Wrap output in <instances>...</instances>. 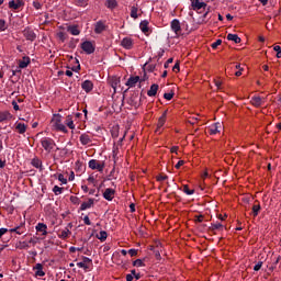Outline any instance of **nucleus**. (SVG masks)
<instances>
[{
	"label": "nucleus",
	"instance_id": "a18cd8bd",
	"mask_svg": "<svg viewBox=\"0 0 281 281\" xmlns=\"http://www.w3.org/2000/svg\"><path fill=\"white\" fill-rule=\"evenodd\" d=\"M53 192L56 196H58V194H63V188L58 187V186H55L53 188Z\"/></svg>",
	"mask_w": 281,
	"mask_h": 281
},
{
	"label": "nucleus",
	"instance_id": "de8ad7c7",
	"mask_svg": "<svg viewBox=\"0 0 281 281\" xmlns=\"http://www.w3.org/2000/svg\"><path fill=\"white\" fill-rule=\"evenodd\" d=\"M131 274L133 276V278L135 280H140L142 279V274L140 273H137V271L134 269V270H131Z\"/></svg>",
	"mask_w": 281,
	"mask_h": 281
},
{
	"label": "nucleus",
	"instance_id": "4c0bfd02",
	"mask_svg": "<svg viewBox=\"0 0 281 281\" xmlns=\"http://www.w3.org/2000/svg\"><path fill=\"white\" fill-rule=\"evenodd\" d=\"M66 125L68 126V128H70L71 131H74V128H76V124H74V120L71 119V115H68L66 119Z\"/></svg>",
	"mask_w": 281,
	"mask_h": 281
},
{
	"label": "nucleus",
	"instance_id": "f3484780",
	"mask_svg": "<svg viewBox=\"0 0 281 281\" xmlns=\"http://www.w3.org/2000/svg\"><path fill=\"white\" fill-rule=\"evenodd\" d=\"M121 45L124 49H131L133 47V38L131 37H124L121 41Z\"/></svg>",
	"mask_w": 281,
	"mask_h": 281
},
{
	"label": "nucleus",
	"instance_id": "7ed1b4c3",
	"mask_svg": "<svg viewBox=\"0 0 281 281\" xmlns=\"http://www.w3.org/2000/svg\"><path fill=\"white\" fill-rule=\"evenodd\" d=\"M9 8L13 12H21L23 8H25V1L24 0H11L9 1Z\"/></svg>",
	"mask_w": 281,
	"mask_h": 281
},
{
	"label": "nucleus",
	"instance_id": "864d4df0",
	"mask_svg": "<svg viewBox=\"0 0 281 281\" xmlns=\"http://www.w3.org/2000/svg\"><path fill=\"white\" fill-rule=\"evenodd\" d=\"M156 67L157 66L155 64H149V65H147L146 69H147V71H150L153 74V71H155Z\"/></svg>",
	"mask_w": 281,
	"mask_h": 281
},
{
	"label": "nucleus",
	"instance_id": "9d476101",
	"mask_svg": "<svg viewBox=\"0 0 281 281\" xmlns=\"http://www.w3.org/2000/svg\"><path fill=\"white\" fill-rule=\"evenodd\" d=\"M170 27L176 35H179V32H181V22H179L177 19H173L170 23Z\"/></svg>",
	"mask_w": 281,
	"mask_h": 281
},
{
	"label": "nucleus",
	"instance_id": "cd10ccee",
	"mask_svg": "<svg viewBox=\"0 0 281 281\" xmlns=\"http://www.w3.org/2000/svg\"><path fill=\"white\" fill-rule=\"evenodd\" d=\"M12 120V114L9 111L0 112V122Z\"/></svg>",
	"mask_w": 281,
	"mask_h": 281
},
{
	"label": "nucleus",
	"instance_id": "3c124183",
	"mask_svg": "<svg viewBox=\"0 0 281 281\" xmlns=\"http://www.w3.org/2000/svg\"><path fill=\"white\" fill-rule=\"evenodd\" d=\"M223 40H216L212 45V49H216V47H218V45H222Z\"/></svg>",
	"mask_w": 281,
	"mask_h": 281
},
{
	"label": "nucleus",
	"instance_id": "b1692460",
	"mask_svg": "<svg viewBox=\"0 0 281 281\" xmlns=\"http://www.w3.org/2000/svg\"><path fill=\"white\" fill-rule=\"evenodd\" d=\"M250 103L252 104V106H256L257 109L262 106V98L260 97H252L250 99Z\"/></svg>",
	"mask_w": 281,
	"mask_h": 281
},
{
	"label": "nucleus",
	"instance_id": "7c9ffc66",
	"mask_svg": "<svg viewBox=\"0 0 281 281\" xmlns=\"http://www.w3.org/2000/svg\"><path fill=\"white\" fill-rule=\"evenodd\" d=\"M111 136L113 139H117L120 137V125H114L111 130Z\"/></svg>",
	"mask_w": 281,
	"mask_h": 281
},
{
	"label": "nucleus",
	"instance_id": "ea45409f",
	"mask_svg": "<svg viewBox=\"0 0 281 281\" xmlns=\"http://www.w3.org/2000/svg\"><path fill=\"white\" fill-rule=\"evenodd\" d=\"M137 12H138L137 7L133 5V7L131 8L130 16H131L132 19H138L139 15L137 14Z\"/></svg>",
	"mask_w": 281,
	"mask_h": 281
},
{
	"label": "nucleus",
	"instance_id": "c03bdc74",
	"mask_svg": "<svg viewBox=\"0 0 281 281\" xmlns=\"http://www.w3.org/2000/svg\"><path fill=\"white\" fill-rule=\"evenodd\" d=\"M70 202L74 204V205H80V198L76 196V195H71L70 196Z\"/></svg>",
	"mask_w": 281,
	"mask_h": 281
},
{
	"label": "nucleus",
	"instance_id": "f8f14e48",
	"mask_svg": "<svg viewBox=\"0 0 281 281\" xmlns=\"http://www.w3.org/2000/svg\"><path fill=\"white\" fill-rule=\"evenodd\" d=\"M30 63H32V59L29 56L22 57V59L19 60V69H27Z\"/></svg>",
	"mask_w": 281,
	"mask_h": 281
},
{
	"label": "nucleus",
	"instance_id": "bf43d9fd",
	"mask_svg": "<svg viewBox=\"0 0 281 281\" xmlns=\"http://www.w3.org/2000/svg\"><path fill=\"white\" fill-rule=\"evenodd\" d=\"M27 243H29V245H33V247H34V245H36V243H38V238L31 237V239Z\"/></svg>",
	"mask_w": 281,
	"mask_h": 281
},
{
	"label": "nucleus",
	"instance_id": "4be33fe9",
	"mask_svg": "<svg viewBox=\"0 0 281 281\" xmlns=\"http://www.w3.org/2000/svg\"><path fill=\"white\" fill-rule=\"evenodd\" d=\"M166 117H168V110H165L161 116L158 119L157 128H161L166 124Z\"/></svg>",
	"mask_w": 281,
	"mask_h": 281
},
{
	"label": "nucleus",
	"instance_id": "e2e57ef3",
	"mask_svg": "<svg viewBox=\"0 0 281 281\" xmlns=\"http://www.w3.org/2000/svg\"><path fill=\"white\" fill-rule=\"evenodd\" d=\"M194 218L196 223H203L204 216L200 214V215H195Z\"/></svg>",
	"mask_w": 281,
	"mask_h": 281
},
{
	"label": "nucleus",
	"instance_id": "c9c22d12",
	"mask_svg": "<svg viewBox=\"0 0 281 281\" xmlns=\"http://www.w3.org/2000/svg\"><path fill=\"white\" fill-rule=\"evenodd\" d=\"M75 5H77V8H87L89 5V0H76Z\"/></svg>",
	"mask_w": 281,
	"mask_h": 281
},
{
	"label": "nucleus",
	"instance_id": "dca6fc26",
	"mask_svg": "<svg viewBox=\"0 0 281 281\" xmlns=\"http://www.w3.org/2000/svg\"><path fill=\"white\" fill-rule=\"evenodd\" d=\"M224 227L225 226L221 222H216V223H212L209 229L210 232L215 233V232H223Z\"/></svg>",
	"mask_w": 281,
	"mask_h": 281
},
{
	"label": "nucleus",
	"instance_id": "c85d7f7f",
	"mask_svg": "<svg viewBox=\"0 0 281 281\" xmlns=\"http://www.w3.org/2000/svg\"><path fill=\"white\" fill-rule=\"evenodd\" d=\"M148 20H143L140 23H139V29L140 31L143 32V34H147V32H149V29H148Z\"/></svg>",
	"mask_w": 281,
	"mask_h": 281
},
{
	"label": "nucleus",
	"instance_id": "f257e3e1",
	"mask_svg": "<svg viewBox=\"0 0 281 281\" xmlns=\"http://www.w3.org/2000/svg\"><path fill=\"white\" fill-rule=\"evenodd\" d=\"M52 123H53L54 131H58L65 134L69 133V131L67 130V126L63 124V116L60 114H55V117L52 120Z\"/></svg>",
	"mask_w": 281,
	"mask_h": 281
},
{
	"label": "nucleus",
	"instance_id": "ddd939ff",
	"mask_svg": "<svg viewBox=\"0 0 281 281\" xmlns=\"http://www.w3.org/2000/svg\"><path fill=\"white\" fill-rule=\"evenodd\" d=\"M94 203H95L94 199H92V198L88 199L87 202L81 203L80 211L85 212V210H91V207H93Z\"/></svg>",
	"mask_w": 281,
	"mask_h": 281
},
{
	"label": "nucleus",
	"instance_id": "4468645a",
	"mask_svg": "<svg viewBox=\"0 0 281 281\" xmlns=\"http://www.w3.org/2000/svg\"><path fill=\"white\" fill-rule=\"evenodd\" d=\"M31 166H33V168H36L37 170L43 171V160H41L37 156H35L31 160Z\"/></svg>",
	"mask_w": 281,
	"mask_h": 281
},
{
	"label": "nucleus",
	"instance_id": "39448f33",
	"mask_svg": "<svg viewBox=\"0 0 281 281\" xmlns=\"http://www.w3.org/2000/svg\"><path fill=\"white\" fill-rule=\"evenodd\" d=\"M22 34H23L24 38H26V41H30L31 43H34V41H36V33L30 26H26L23 30Z\"/></svg>",
	"mask_w": 281,
	"mask_h": 281
},
{
	"label": "nucleus",
	"instance_id": "6e6d98bb",
	"mask_svg": "<svg viewBox=\"0 0 281 281\" xmlns=\"http://www.w3.org/2000/svg\"><path fill=\"white\" fill-rule=\"evenodd\" d=\"M57 37L59 38V41H61V43H65L66 37L64 32L57 33Z\"/></svg>",
	"mask_w": 281,
	"mask_h": 281
},
{
	"label": "nucleus",
	"instance_id": "20e7f679",
	"mask_svg": "<svg viewBox=\"0 0 281 281\" xmlns=\"http://www.w3.org/2000/svg\"><path fill=\"white\" fill-rule=\"evenodd\" d=\"M81 49L85 54L91 55L95 52V45H93V42L91 41H85L81 43Z\"/></svg>",
	"mask_w": 281,
	"mask_h": 281
},
{
	"label": "nucleus",
	"instance_id": "a211bd4d",
	"mask_svg": "<svg viewBox=\"0 0 281 281\" xmlns=\"http://www.w3.org/2000/svg\"><path fill=\"white\" fill-rule=\"evenodd\" d=\"M79 140L82 146H87L88 144H91V142H92L91 136H89V134H87V133L81 134L79 137Z\"/></svg>",
	"mask_w": 281,
	"mask_h": 281
},
{
	"label": "nucleus",
	"instance_id": "412c9836",
	"mask_svg": "<svg viewBox=\"0 0 281 281\" xmlns=\"http://www.w3.org/2000/svg\"><path fill=\"white\" fill-rule=\"evenodd\" d=\"M36 232H41L42 236H47V224L38 223L35 226Z\"/></svg>",
	"mask_w": 281,
	"mask_h": 281
},
{
	"label": "nucleus",
	"instance_id": "4d7b16f0",
	"mask_svg": "<svg viewBox=\"0 0 281 281\" xmlns=\"http://www.w3.org/2000/svg\"><path fill=\"white\" fill-rule=\"evenodd\" d=\"M127 254H130V256L133 258V257L137 256V249L132 248V249H130V250L127 251Z\"/></svg>",
	"mask_w": 281,
	"mask_h": 281
},
{
	"label": "nucleus",
	"instance_id": "6e6552de",
	"mask_svg": "<svg viewBox=\"0 0 281 281\" xmlns=\"http://www.w3.org/2000/svg\"><path fill=\"white\" fill-rule=\"evenodd\" d=\"M88 166L91 170H98L99 172H102L104 170V164H100L97 159H91L88 162Z\"/></svg>",
	"mask_w": 281,
	"mask_h": 281
},
{
	"label": "nucleus",
	"instance_id": "09e8293b",
	"mask_svg": "<svg viewBox=\"0 0 281 281\" xmlns=\"http://www.w3.org/2000/svg\"><path fill=\"white\" fill-rule=\"evenodd\" d=\"M57 179L58 181H60V183H63L64 186H67V179L63 173H59Z\"/></svg>",
	"mask_w": 281,
	"mask_h": 281
},
{
	"label": "nucleus",
	"instance_id": "bb28decb",
	"mask_svg": "<svg viewBox=\"0 0 281 281\" xmlns=\"http://www.w3.org/2000/svg\"><path fill=\"white\" fill-rule=\"evenodd\" d=\"M218 128H221V123H215L211 127H209V133L211 135H216V133H221Z\"/></svg>",
	"mask_w": 281,
	"mask_h": 281
},
{
	"label": "nucleus",
	"instance_id": "58836bf2",
	"mask_svg": "<svg viewBox=\"0 0 281 281\" xmlns=\"http://www.w3.org/2000/svg\"><path fill=\"white\" fill-rule=\"evenodd\" d=\"M109 234L105 231H100L99 235H97V238L101 240V243H104L106 240Z\"/></svg>",
	"mask_w": 281,
	"mask_h": 281
},
{
	"label": "nucleus",
	"instance_id": "aec40b11",
	"mask_svg": "<svg viewBox=\"0 0 281 281\" xmlns=\"http://www.w3.org/2000/svg\"><path fill=\"white\" fill-rule=\"evenodd\" d=\"M33 269L35 270V276L36 277H38V278L45 277V271H43V265L42 263H36Z\"/></svg>",
	"mask_w": 281,
	"mask_h": 281
},
{
	"label": "nucleus",
	"instance_id": "423d86ee",
	"mask_svg": "<svg viewBox=\"0 0 281 281\" xmlns=\"http://www.w3.org/2000/svg\"><path fill=\"white\" fill-rule=\"evenodd\" d=\"M137 82L142 83L144 82V80H142V78H139V76H131L127 81H126V87H128L130 89H133V87L137 86ZM139 87H142V85H139Z\"/></svg>",
	"mask_w": 281,
	"mask_h": 281
},
{
	"label": "nucleus",
	"instance_id": "052dcab7",
	"mask_svg": "<svg viewBox=\"0 0 281 281\" xmlns=\"http://www.w3.org/2000/svg\"><path fill=\"white\" fill-rule=\"evenodd\" d=\"M262 269V261H259L257 265L254 267V271H260Z\"/></svg>",
	"mask_w": 281,
	"mask_h": 281
},
{
	"label": "nucleus",
	"instance_id": "393cba45",
	"mask_svg": "<svg viewBox=\"0 0 281 281\" xmlns=\"http://www.w3.org/2000/svg\"><path fill=\"white\" fill-rule=\"evenodd\" d=\"M67 31H68L72 36H80V29H78V25H70V26H68Z\"/></svg>",
	"mask_w": 281,
	"mask_h": 281
},
{
	"label": "nucleus",
	"instance_id": "1a4fd4ad",
	"mask_svg": "<svg viewBox=\"0 0 281 281\" xmlns=\"http://www.w3.org/2000/svg\"><path fill=\"white\" fill-rule=\"evenodd\" d=\"M103 199H105V201H113V199H115V190L112 188L105 189L103 192Z\"/></svg>",
	"mask_w": 281,
	"mask_h": 281
},
{
	"label": "nucleus",
	"instance_id": "f03ea898",
	"mask_svg": "<svg viewBox=\"0 0 281 281\" xmlns=\"http://www.w3.org/2000/svg\"><path fill=\"white\" fill-rule=\"evenodd\" d=\"M40 143L46 153H52V150H54V146H56V142H54L50 137L41 138Z\"/></svg>",
	"mask_w": 281,
	"mask_h": 281
},
{
	"label": "nucleus",
	"instance_id": "c756f323",
	"mask_svg": "<svg viewBox=\"0 0 281 281\" xmlns=\"http://www.w3.org/2000/svg\"><path fill=\"white\" fill-rule=\"evenodd\" d=\"M9 232L11 233V234H18L19 236H21L22 234H24L25 233V228L23 227V226H16V227H14V228H11V229H9Z\"/></svg>",
	"mask_w": 281,
	"mask_h": 281
},
{
	"label": "nucleus",
	"instance_id": "37998d69",
	"mask_svg": "<svg viewBox=\"0 0 281 281\" xmlns=\"http://www.w3.org/2000/svg\"><path fill=\"white\" fill-rule=\"evenodd\" d=\"M133 267H146V265L144 263V260L136 259L133 261Z\"/></svg>",
	"mask_w": 281,
	"mask_h": 281
},
{
	"label": "nucleus",
	"instance_id": "338daca9",
	"mask_svg": "<svg viewBox=\"0 0 281 281\" xmlns=\"http://www.w3.org/2000/svg\"><path fill=\"white\" fill-rule=\"evenodd\" d=\"M83 223H85V225H91V220H89V215H86L83 217Z\"/></svg>",
	"mask_w": 281,
	"mask_h": 281
},
{
	"label": "nucleus",
	"instance_id": "13d9d810",
	"mask_svg": "<svg viewBox=\"0 0 281 281\" xmlns=\"http://www.w3.org/2000/svg\"><path fill=\"white\" fill-rule=\"evenodd\" d=\"M82 262H85V265H91L93 260H91L89 257H82Z\"/></svg>",
	"mask_w": 281,
	"mask_h": 281
},
{
	"label": "nucleus",
	"instance_id": "9b49d317",
	"mask_svg": "<svg viewBox=\"0 0 281 281\" xmlns=\"http://www.w3.org/2000/svg\"><path fill=\"white\" fill-rule=\"evenodd\" d=\"M81 89H83V91L86 93H91V91H93V81L91 80H85L82 83H81Z\"/></svg>",
	"mask_w": 281,
	"mask_h": 281
},
{
	"label": "nucleus",
	"instance_id": "a19ab883",
	"mask_svg": "<svg viewBox=\"0 0 281 281\" xmlns=\"http://www.w3.org/2000/svg\"><path fill=\"white\" fill-rule=\"evenodd\" d=\"M77 267H79V269H83L86 271H89L90 266L85 263L83 261L77 262Z\"/></svg>",
	"mask_w": 281,
	"mask_h": 281
},
{
	"label": "nucleus",
	"instance_id": "0e129e2a",
	"mask_svg": "<svg viewBox=\"0 0 281 281\" xmlns=\"http://www.w3.org/2000/svg\"><path fill=\"white\" fill-rule=\"evenodd\" d=\"M157 181H166V179H168V176H164V175H159V176H157Z\"/></svg>",
	"mask_w": 281,
	"mask_h": 281
},
{
	"label": "nucleus",
	"instance_id": "5701e85b",
	"mask_svg": "<svg viewBox=\"0 0 281 281\" xmlns=\"http://www.w3.org/2000/svg\"><path fill=\"white\" fill-rule=\"evenodd\" d=\"M15 131H18L20 135H23L27 131V125H25V123H16Z\"/></svg>",
	"mask_w": 281,
	"mask_h": 281
},
{
	"label": "nucleus",
	"instance_id": "6ab92c4d",
	"mask_svg": "<svg viewBox=\"0 0 281 281\" xmlns=\"http://www.w3.org/2000/svg\"><path fill=\"white\" fill-rule=\"evenodd\" d=\"M157 91H159V85L153 83L149 90L147 91V95L149 98H155V95H157Z\"/></svg>",
	"mask_w": 281,
	"mask_h": 281
},
{
	"label": "nucleus",
	"instance_id": "8fccbe9b",
	"mask_svg": "<svg viewBox=\"0 0 281 281\" xmlns=\"http://www.w3.org/2000/svg\"><path fill=\"white\" fill-rule=\"evenodd\" d=\"M164 98L165 100H172V98H175V92H166Z\"/></svg>",
	"mask_w": 281,
	"mask_h": 281
},
{
	"label": "nucleus",
	"instance_id": "2f4dec72",
	"mask_svg": "<svg viewBox=\"0 0 281 281\" xmlns=\"http://www.w3.org/2000/svg\"><path fill=\"white\" fill-rule=\"evenodd\" d=\"M110 83H111L112 89H114V93H115L117 91V86L120 85V78L113 77L110 80Z\"/></svg>",
	"mask_w": 281,
	"mask_h": 281
},
{
	"label": "nucleus",
	"instance_id": "69168bd1",
	"mask_svg": "<svg viewBox=\"0 0 281 281\" xmlns=\"http://www.w3.org/2000/svg\"><path fill=\"white\" fill-rule=\"evenodd\" d=\"M183 164H186L184 160H179V161L176 164V166H175L176 170H179V168H181V166H183Z\"/></svg>",
	"mask_w": 281,
	"mask_h": 281
},
{
	"label": "nucleus",
	"instance_id": "680f3d73",
	"mask_svg": "<svg viewBox=\"0 0 281 281\" xmlns=\"http://www.w3.org/2000/svg\"><path fill=\"white\" fill-rule=\"evenodd\" d=\"M9 229L8 228H0V238H3L5 234H8Z\"/></svg>",
	"mask_w": 281,
	"mask_h": 281
},
{
	"label": "nucleus",
	"instance_id": "0eeeda50",
	"mask_svg": "<svg viewBox=\"0 0 281 281\" xmlns=\"http://www.w3.org/2000/svg\"><path fill=\"white\" fill-rule=\"evenodd\" d=\"M191 1V8L194 10V12H199V10H205L207 8V3L200 1V0H190Z\"/></svg>",
	"mask_w": 281,
	"mask_h": 281
},
{
	"label": "nucleus",
	"instance_id": "79ce46f5",
	"mask_svg": "<svg viewBox=\"0 0 281 281\" xmlns=\"http://www.w3.org/2000/svg\"><path fill=\"white\" fill-rule=\"evenodd\" d=\"M30 243L29 241H20L19 243V249H30Z\"/></svg>",
	"mask_w": 281,
	"mask_h": 281
},
{
	"label": "nucleus",
	"instance_id": "473e14b6",
	"mask_svg": "<svg viewBox=\"0 0 281 281\" xmlns=\"http://www.w3.org/2000/svg\"><path fill=\"white\" fill-rule=\"evenodd\" d=\"M227 41H233V43H236V44H238V43H240V37L238 36V34H232V33H229L228 35H227Z\"/></svg>",
	"mask_w": 281,
	"mask_h": 281
},
{
	"label": "nucleus",
	"instance_id": "5fc2aeb1",
	"mask_svg": "<svg viewBox=\"0 0 281 281\" xmlns=\"http://www.w3.org/2000/svg\"><path fill=\"white\" fill-rule=\"evenodd\" d=\"M273 49L277 52V58H281V46H274Z\"/></svg>",
	"mask_w": 281,
	"mask_h": 281
},
{
	"label": "nucleus",
	"instance_id": "774afa93",
	"mask_svg": "<svg viewBox=\"0 0 281 281\" xmlns=\"http://www.w3.org/2000/svg\"><path fill=\"white\" fill-rule=\"evenodd\" d=\"M21 69H23V68H19V66H18V68L15 70H12V76H16L18 74H21Z\"/></svg>",
	"mask_w": 281,
	"mask_h": 281
},
{
	"label": "nucleus",
	"instance_id": "2eb2a0df",
	"mask_svg": "<svg viewBox=\"0 0 281 281\" xmlns=\"http://www.w3.org/2000/svg\"><path fill=\"white\" fill-rule=\"evenodd\" d=\"M106 30V25L102 21H98L94 24V34H102Z\"/></svg>",
	"mask_w": 281,
	"mask_h": 281
},
{
	"label": "nucleus",
	"instance_id": "e433bc0d",
	"mask_svg": "<svg viewBox=\"0 0 281 281\" xmlns=\"http://www.w3.org/2000/svg\"><path fill=\"white\" fill-rule=\"evenodd\" d=\"M105 5L110 10H115V8H117V1L116 0H106Z\"/></svg>",
	"mask_w": 281,
	"mask_h": 281
},
{
	"label": "nucleus",
	"instance_id": "603ef678",
	"mask_svg": "<svg viewBox=\"0 0 281 281\" xmlns=\"http://www.w3.org/2000/svg\"><path fill=\"white\" fill-rule=\"evenodd\" d=\"M33 8H35V10H42L43 4L38 1H33Z\"/></svg>",
	"mask_w": 281,
	"mask_h": 281
},
{
	"label": "nucleus",
	"instance_id": "a878e982",
	"mask_svg": "<svg viewBox=\"0 0 281 281\" xmlns=\"http://www.w3.org/2000/svg\"><path fill=\"white\" fill-rule=\"evenodd\" d=\"M69 236H71V231H69V227H66L58 234V238H61L63 240L69 238Z\"/></svg>",
	"mask_w": 281,
	"mask_h": 281
},
{
	"label": "nucleus",
	"instance_id": "72a5a7b5",
	"mask_svg": "<svg viewBox=\"0 0 281 281\" xmlns=\"http://www.w3.org/2000/svg\"><path fill=\"white\" fill-rule=\"evenodd\" d=\"M182 192H184V194H187L188 196H192V194H194L195 191L194 189H190L188 184H183Z\"/></svg>",
	"mask_w": 281,
	"mask_h": 281
},
{
	"label": "nucleus",
	"instance_id": "49530a36",
	"mask_svg": "<svg viewBox=\"0 0 281 281\" xmlns=\"http://www.w3.org/2000/svg\"><path fill=\"white\" fill-rule=\"evenodd\" d=\"M8 26L5 25V20L0 19V32H5Z\"/></svg>",
	"mask_w": 281,
	"mask_h": 281
},
{
	"label": "nucleus",
	"instance_id": "f704fd0d",
	"mask_svg": "<svg viewBox=\"0 0 281 281\" xmlns=\"http://www.w3.org/2000/svg\"><path fill=\"white\" fill-rule=\"evenodd\" d=\"M260 210H262V207L260 206V203H257V204L252 205V216H254V218H256V216H258V214H260Z\"/></svg>",
	"mask_w": 281,
	"mask_h": 281
}]
</instances>
